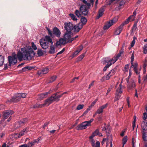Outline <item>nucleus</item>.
I'll list each match as a JSON object with an SVG mask.
<instances>
[{"mask_svg": "<svg viewBox=\"0 0 147 147\" xmlns=\"http://www.w3.org/2000/svg\"><path fill=\"white\" fill-rule=\"evenodd\" d=\"M131 58V62H133V61L134 60V54L133 53L132 54Z\"/></svg>", "mask_w": 147, "mask_h": 147, "instance_id": "53", "label": "nucleus"}, {"mask_svg": "<svg viewBox=\"0 0 147 147\" xmlns=\"http://www.w3.org/2000/svg\"><path fill=\"white\" fill-rule=\"evenodd\" d=\"M104 9L103 8H101L99 10L98 15L96 17V18L97 19H99L104 14Z\"/></svg>", "mask_w": 147, "mask_h": 147, "instance_id": "23", "label": "nucleus"}, {"mask_svg": "<svg viewBox=\"0 0 147 147\" xmlns=\"http://www.w3.org/2000/svg\"><path fill=\"white\" fill-rule=\"evenodd\" d=\"M84 106V105L83 104L79 105L77 107L76 109L78 110L81 109L83 108Z\"/></svg>", "mask_w": 147, "mask_h": 147, "instance_id": "40", "label": "nucleus"}, {"mask_svg": "<svg viewBox=\"0 0 147 147\" xmlns=\"http://www.w3.org/2000/svg\"><path fill=\"white\" fill-rule=\"evenodd\" d=\"M90 126L87 121L82 123L78 125L76 127V129L78 130H82L86 129L87 126Z\"/></svg>", "mask_w": 147, "mask_h": 147, "instance_id": "11", "label": "nucleus"}, {"mask_svg": "<svg viewBox=\"0 0 147 147\" xmlns=\"http://www.w3.org/2000/svg\"><path fill=\"white\" fill-rule=\"evenodd\" d=\"M104 61L103 62V64H105L106 63H107V64L104 67L103 69V71H106L107 68H109L110 66L112 64H113L112 62L110 60H107L106 59H105Z\"/></svg>", "mask_w": 147, "mask_h": 147, "instance_id": "14", "label": "nucleus"}, {"mask_svg": "<svg viewBox=\"0 0 147 147\" xmlns=\"http://www.w3.org/2000/svg\"><path fill=\"white\" fill-rule=\"evenodd\" d=\"M53 32L54 34L57 37H59L60 36L61 32L56 27H54L53 29Z\"/></svg>", "mask_w": 147, "mask_h": 147, "instance_id": "20", "label": "nucleus"}, {"mask_svg": "<svg viewBox=\"0 0 147 147\" xmlns=\"http://www.w3.org/2000/svg\"><path fill=\"white\" fill-rule=\"evenodd\" d=\"M122 91V85L121 84H120L119 87H118L116 90L115 98V101H117L121 97V95L120 94L121 93Z\"/></svg>", "mask_w": 147, "mask_h": 147, "instance_id": "12", "label": "nucleus"}, {"mask_svg": "<svg viewBox=\"0 0 147 147\" xmlns=\"http://www.w3.org/2000/svg\"><path fill=\"white\" fill-rule=\"evenodd\" d=\"M4 61V57L3 55H0V66L3 65Z\"/></svg>", "mask_w": 147, "mask_h": 147, "instance_id": "32", "label": "nucleus"}, {"mask_svg": "<svg viewBox=\"0 0 147 147\" xmlns=\"http://www.w3.org/2000/svg\"><path fill=\"white\" fill-rule=\"evenodd\" d=\"M60 92H57L53 94L50 97L47 99L45 101V103L42 105L43 106L45 105L47 106H49L51 104L53 101L55 100H59V98L61 97L62 96L67 93V92H64L62 94L59 95L58 94V93H60Z\"/></svg>", "mask_w": 147, "mask_h": 147, "instance_id": "2", "label": "nucleus"}, {"mask_svg": "<svg viewBox=\"0 0 147 147\" xmlns=\"http://www.w3.org/2000/svg\"><path fill=\"white\" fill-rule=\"evenodd\" d=\"M116 71L115 69H113L110 71L109 72V73L111 74L112 76L115 73Z\"/></svg>", "mask_w": 147, "mask_h": 147, "instance_id": "44", "label": "nucleus"}, {"mask_svg": "<svg viewBox=\"0 0 147 147\" xmlns=\"http://www.w3.org/2000/svg\"><path fill=\"white\" fill-rule=\"evenodd\" d=\"M80 11L76 9L75 11V14L78 18L81 17L82 14L84 16L87 15L88 10L85 5H82L80 8Z\"/></svg>", "mask_w": 147, "mask_h": 147, "instance_id": "4", "label": "nucleus"}, {"mask_svg": "<svg viewBox=\"0 0 147 147\" xmlns=\"http://www.w3.org/2000/svg\"><path fill=\"white\" fill-rule=\"evenodd\" d=\"M81 23L82 24V26H83L85 25L86 23L87 22V19L85 17L81 16Z\"/></svg>", "mask_w": 147, "mask_h": 147, "instance_id": "27", "label": "nucleus"}, {"mask_svg": "<svg viewBox=\"0 0 147 147\" xmlns=\"http://www.w3.org/2000/svg\"><path fill=\"white\" fill-rule=\"evenodd\" d=\"M125 2H124L123 1H121L120 3H119V5L120 6H121L125 4Z\"/></svg>", "mask_w": 147, "mask_h": 147, "instance_id": "64", "label": "nucleus"}, {"mask_svg": "<svg viewBox=\"0 0 147 147\" xmlns=\"http://www.w3.org/2000/svg\"><path fill=\"white\" fill-rule=\"evenodd\" d=\"M123 49H121L120 52L118 53L116 56L113 57L112 59L110 60L113 63H114L120 57L121 55V54L123 53Z\"/></svg>", "mask_w": 147, "mask_h": 147, "instance_id": "17", "label": "nucleus"}, {"mask_svg": "<svg viewBox=\"0 0 147 147\" xmlns=\"http://www.w3.org/2000/svg\"><path fill=\"white\" fill-rule=\"evenodd\" d=\"M95 141L93 139L90 140V142L93 147L96 146L95 143Z\"/></svg>", "mask_w": 147, "mask_h": 147, "instance_id": "49", "label": "nucleus"}, {"mask_svg": "<svg viewBox=\"0 0 147 147\" xmlns=\"http://www.w3.org/2000/svg\"><path fill=\"white\" fill-rule=\"evenodd\" d=\"M57 78V76H51L48 82V83H51L53 82L56 80Z\"/></svg>", "mask_w": 147, "mask_h": 147, "instance_id": "29", "label": "nucleus"}, {"mask_svg": "<svg viewBox=\"0 0 147 147\" xmlns=\"http://www.w3.org/2000/svg\"><path fill=\"white\" fill-rule=\"evenodd\" d=\"M16 56V54H14L12 56H9L8 57V61L10 66H11V65H14L17 63V60Z\"/></svg>", "mask_w": 147, "mask_h": 147, "instance_id": "6", "label": "nucleus"}, {"mask_svg": "<svg viewBox=\"0 0 147 147\" xmlns=\"http://www.w3.org/2000/svg\"><path fill=\"white\" fill-rule=\"evenodd\" d=\"M127 136H125L123 138V139L122 141H123V147L124 145L127 142Z\"/></svg>", "mask_w": 147, "mask_h": 147, "instance_id": "38", "label": "nucleus"}, {"mask_svg": "<svg viewBox=\"0 0 147 147\" xmlns=\"http://www.w3.org/2000/svg\"><path fill=\"white\" fill-rule=\"evenodd\" d=\"M37 49V47L33 42L31 43V47L26 46L21 48L19 50L17 54V57L19 60L22 59L25 60H30L34 57L35 53L33 50Z\"/></svg>", "mask_w": 147, "mask_h": 147, "instance_id": "1", "label": "nucleus"}, {"mask_svg": "<svg viewBox=\"0 0 147 147\" xmlns=\"http://www.w3.org/2000/svg\"><path fill=\"white\" fill-rule=\"evenodd\" d=\"M82 24L81 23H79L78 24L75 25L74 26V31L75 32H78L82 29Z\"/></svg>", "mask_w": 147, "mask_h": 147, "instance_id": "19", "label": "nucleus"}, {"mask_svg": "<svg viewBox=\"0 0 147 147\" xmlns=\"http://www.w3.org/2000/svg\"><path fill=\"white\" fill-rule=\"evenodd\" d=\"M137 28V23H135L134 24V25L132 27V30L133 31H134L136 30Z\"/></svg>", "mask_w": 147, "mask_h": 147, "instance_id": "45", "label": "nucleus"}, {"mask_svg": "<svg viewBox=\"0 0 147 147\" xmlns=\"http://www.w3.org/2000/svg\"><path fill=\"white\" fill-rule=\"evenodd\" d=\"M147 119V113L146 112L144 113L143 114V119L146 120Z\"/></svg>", "mask_w": 147, "mask_h": 147, "instance_id": "46", "label": "nucleus"}, {"mask_svg": "<svg viewBox=\"0 0 147 147\" xmlns=\"http://www.w3.org/2000/svg\"><path fill=\"white\" fill-rule=\"evenodd\" d=\"M18 93L15 94L14 96L12 97L11 99L8 100L7 102H17L20 100L19 97H18Z\"/></svg>", "mask_w": 147, "mask_h": 147, "instance_id": "13", "label": "nucleus"}, {"mask_svg": "<svg viewBox=\"0 0 147 147\" xmlns=\"http://www.w3.org/2000/svg\"><path fill=\"white\" fill-rule=\"evenodd\" d=\"M123 28L122 26L120 25L118 28L116 29L114 34L115 35H119L123 30Z\"/></svg>", "mask_w": 147, "mask_h": 147, "instance_id": "24", "label": "nucleus"}, {"mask_svg": "<svg viewBox=\"0 0 147 147\" xmlns=\"http://www.w3.org/2000/svg\"><path fill=\"white\" fill-rule=\"evenodd\" d=\"M100 143L99 141H97L96 142V146L93 147H100Z\"/></svg>", "mask_w": 147, "mask_h": 147, "instance_id": "59", "label": "nucleus"}, {"mask_svg": "<svg viewBox=\"0 0 147 147\" xmlns=\"http://www.w3.org/2000/svg\"><path fill=\"white\" fill-rule=\"evenodd\" d=\"M37 143L36 140H34L33 141L28 142L27 144H26V146L27 147H33Z\"/></svg>", "mask_w": 147, "mask_h": 147, "instance_id": "22", "label": "nucleus"}, {"mask_svg": "<svg viewBox=\"0 0 147 147\" xmlns=\"http://www.w3.org/2000/svg\"><path fill=\"white\" fill-rule=\"evenodd\" d=\"M147 81V74L146 76L144 77V82H146Z\"/></svg>", "mask_w": 147, "mask_h": 147, "instance_id": "62", "label": "nucleus"}, {"mask_svg": "<svg viewBox=\"0 0 147 147\" xmlns=\"http://www.w3.org/2000/svg\"><path fill=\"white\" fill-rule=\"evenodd\" d=\"M13 113V112L12 111L7 110L5 111L4 112L3 116L5 119L8 118L10 115H11ZM5 119H3L0 121V124H3V122L4 121Z\"/></svg>", "mask_w": 147, "mask_h": 147, "instance_id": "10", "label": "nucleus"}, {"mask_svg": "<svg viewBox=\"0 0 147 147\" xmlns=\"http://www.w3.org/2000/svg\"><path fill=\"white\" fill-rule=\"evenodd\" d=\"M94 120V119H91L89 121H87V122H88V123L90 125H91V123Z\"/></svg>", "mask_w": 147, "mask_h": 147, "instance_id": "61", "label": "nucleus"}, {"mask_svg": "<svg viewBox=\"0 0 147 147\" xmlns=\"http://www.w3.org/2000/svg\"><path fill=\"white\" fill-rule=\"evenodd\" d=\"M134 69L136 70V69H137L138 64L137 63H135L134 64Z\"/></svg>", "mask_w": 147, "mask_h": 147, "instance_id": "58", "label": "nucleus"}, {"mask_svg": "<svg viewBox=\"0 0 147 147\" xmlns=\"http://www.w3.org/2000/svg\"><path fill=\"white\" fill-rule=\"evenodd\" d=\"M69 16L73 20L76 21L77 20L76 16L73 13H70L69 14Z\"/></svg>", "mask_w": 147, "mask_h": 147, "instance_id": "33", "label": "nucleus"}, {"mask_svg": "<svg viewBox=\"0 0 147 147\" xmlns=\"http://www.w3.org/2000/svg\"><path fill=\"white\" fill-rule=\"evenodd\" d=\"M142 127L143 129L142 138L144 141H147V121L145 120L143 121L142 124Z\"/></svg>", "mask_w": 147, "mask_h": 147, "instance_id": "5", "label": "nucleus"}, {"mask_svg": "<svg viewBox=\"0 0 147 147\" xmlns=\"http://www.w3.org/2000/svg\"><path fill=\"white\" fill-rule=\"evenodd\" d=\"M18 97H19L20 99L21 98H25L26 97V93H18Z\"/></svg>", "mask_w": 147, "mask_h": 147, "instance_id": "31", "label": "nucleus"}, {"mask_svg": "<svg viewBox=\"0 0 147 147\" xmlns=\"http://www.w3.org/2000/svg\"><path fill=\"white\" fill-rule=\"evenodd\" d=\"M78 53V52L77 51H76L73 54V57L76 56Z\"/></svg>", "mask_w": 147, "mask_h": 147, "instance_id": "60", "label": "nucleus"}, {"mask_svg": "<svg viewBox=\"0 0 147 147\" xmlns=\"http://www.w3.org/2000/svg\"><path fill=\"white\" fill-rule=\"evenodd\" d=\"M39 42L41 47L44 49H46L48 47L49 42L53 44L52 39L49 36H46L44 38L40 39Z\"/></svg>", "mask_w": 147, "mask_h": 147, "instance_id": "3", "label": "nucleus"}, {"mask_svg": "<svg viewBox=\"0 0 147 147\" xmlns=\"http://www.w3.org/2000/svg\"><path fill=\"white\" fill-rule=\"evenodd\" d=\"M55 48L53 44H51L50 47V50L49 53L50 54H53L55 53Z\"/></svg>", "mask_w": 147, "mask_h": 147, "instance_id": "25", "label": "nucleus"}, {"mask_svg": "<svg viewBox=\"0 0 147 147\" xmlns=\"http://www.w3.org/2000/svg\"><path fill=\"white\" fill-rule=\"evenodd\" d=\"M127 82L128 84V88L129 89H132V88H134L136 86L134 80H131L129 82L128 79H127Z\"/></svg>", "mask_w": 147, "mask_h": 147, "instance_id": "18", "label": "nucleus"}, {"mask_svg": "<svg viewBox=\"0 0 147 147\" xmlns=\"http://www.w3.org/2000/svg\"><path fill=\"white\" fill-rule=\"evenodd\" d=\"M117 17H115L113 19L111 20L108 23L106 24L104 26L103 28L104 30H106L108 29L111 26L113 25L114 23H115L118 20Z\"/></svg>", "mask_w": 147, "mask_h": 147, "instance_id": "7", "label": "nucleus"}, {"mask_svg": "<svg viewBox=\"0 0 147 147\" xmlns=\"http://www.w3.org/2000/svg\"><path fill=\"white\" fill-rule=\"evenodd\" d=\"M64 25L65 29L68 33H71V31L74 29L72 24L69 22H67L65 23Z\"/></svg>", "mask_w": 147, "mask_h": 147, "instance_id": "8", "label": "nucleus"}, {"mask_svg": "<svg viewBox=\"0 0 147 147\" xmlns=\"http://www.w3.org/2000/svg\"><path fill=\"white\" fill-rule=\"evenodd\" d=\"M47 30L48 31V34L50 35V37L53 38L54 37V34H53L52 33L51 30L50 29L48 28H47Z\"/></svg>", "mask_w": 147, "mask_h": 147, "instance_id": "36", "label": "nucleus"}, {"mask_svg": "<svg viewBox=\"0 0 147 147\" xmlns=\"http://www.w3.org/2000/svg\"><path fill=\"white\" fill-rule=\"evenodd\" d=\"M93 135H95V136L98 135L99 136H102V134L101 133H99V130L98 129H96L93 133Z\"/></svg>", "mask_w": 147, "mask_h": 147, "instance_id": "30", "label": "nucleus"}, {"mask_svg": "<svg viewBox=\"0 0 147 147\" xmlns=\"http://www.w3.org/2000/svg\"><path fill=\"white\" fill-rule=\"evenodd\" d=\"M53 91V90H50L48 92H46L43 94H40L38 95V98L40 99H42L45 97V96L47 95L48 94H49Z\"/></svg>", "mask_w": 147, "mask_h": 147, "instance_id": "21", "label": "nucleus"}, {"mask_svg": "<svg viewBox=\"0 0 147 147\" xmlns=\"http://www.w3.org/2000/svg\"><path fill=\"white\" fill-rule=\"evenodd\" d=\"M135 42V40H132V42H131V47H132L134 46Z\"/></svg>", "mask_w": 147, "mask_h": 147, "instance_id": "55", "label": "nucleus"}, {"mask_svg": "<svg viewBox=\"0 0 147 147\" xmlns=\"http://www.w3.org/2000/svg\"><path fill=\"white\" fill-rule=\"evenodd\" d=\"M71 33H66L64 36V38L67 41L69 40H69L71 38Z\"/></svg>", "mask_w": 147, "mask_h": 147, "instance_id": "26", "label": "nucleus"}, {"mask_svg": "<svg viewBox=\"0 0 147 147\" xmlns=\"http://www.w3.org/2000/svg\"><path fill=\"white\" fill-rule=\"evenodd\" d=\"M28 121V119L27 118H24L20 120L18 122L15 123V126H17V127H19L24 125L26 123H27Z\"/></svg>", "mask_w": 147, "mask_h": 147, "instance_id": "9", "label": "nucleus"}, {"mask_svg": "<svg viewBox=\"0 0 147 147\" xmlns=\"http://www.w3.org/2000/svg\"><path fill=\"white\" fill-rule=\"evenodd\" d=\"M61 45V44L59 40L57 41L55 43V45L57 47H58V46L60 45Z\"/></svg>", "mask_w": 147, "mask_h": 147, "instance_id": "54", "label": "nucleus"}, {"mask_svg": "<svg viewBox=\"0 0 147 147\" xmlns=\"http://www.w3.org/2000/svg\"><path fill=\"white\" fill-rule=\"evenodd\" d=\"M97 101V99H96L95 100L93 101L91 104V105L90 106V107H92L96 103Z\"/></svg>", "mask_w": 147, "mask_h": 147, "instance_id": "50", "label": "nucleus"}, {"mask_svg": "<svg viewBox=\"0 0 147 147\" xmlns=\"http://www.w3.org/2000/svg\"><path fill=\"white\" fill-rule=\"evenodd\" d=\"M132 19L131 17H129L123 23L120 25L122 26L123 27V26L125 24H127L129 22L130 20Z\"/></svg>", "mask_w": 147, "mask_h": 147, "instance_id": "28", "label": "nucleus"}, {"mask_svg": "<svg viewBox=\"0 0 147 147\" xmlns=\"http://www.w3.org/2000/svg\"><path fill=\"white\" fill-rule=\"evenodd\" d=\"M136 11L135 10L133 12V14L130 16V17H131V18H132V21H133L134 20L135 18L134 17L136 15Z\"/></svg>", "mask_w": 147, "mask_h": 147, "instance_id": "39", "label": "nucleus"}, {"mask_svg": "<svg viewBox=\"0 0 147 147\" xmlns=\"http://www.w3.org/2000/svg\"><path fill=\"white\" fill-rule=\"evenodd\" d=\"M37 54H38L39 56L42 55L43 54V52L42 51L41 49H38L37 51Z\"/></svg>", "mask_w": 147, "mask_h": 147, "instance_id": "37", "label": "nucleus"}, {"mask_svg": "<svg viewBox=\"0 0 147 147\" xmlns=\"http://www.w3.org/2000/svg\"><path fill=\"white\" fill-rule=\"evenodd\" d=\"M129 64H127L125 65L124 68L127 71V70L129 68Z\"/></svg>", "mask_w": 147, "mask_h": 147, "instance_id": "63", "label": "nucleus"}, {"mask_svg": "<svg viewBox=\"0 0 147 147\" xmlns=\"http://www.w3.org/2000/svg\"><path fill=\"white\" fill-rule=\"evenodd\" d=\"M5 135V133L4 132L0 133V139L2 138Z\"/></svg>", "mask_w": 147, "mask_h": 147, "instance_id": "57", "label": "nucleus"}, {"mask_svg": "<svg viewBox=\"0 0 147 147\" xmlns=\"http://www.w3.org/2000/svg\"><path fill=\"white\" fill-rule=\"evenodd\" d=\"M59 40L61 44H65L69 42V40L67 41L64 38H61Z\"/></svg>", "mask_w": 147, "mask_h": 147, "instance_id": "34", "label": "nucleus"}, {"mask_svg": "<svg viewBox=\"0 0 147 147\" xmlns=\"http://www.w3.org/2000/svg\"><path fill=\"white\" fill-rule=\"evenodd\" d=\"M112 76L111 74H110L109 73L107 75L106 78V80H109L110 77L111 76Z\"/></svg>", "mask_w": 147, "mask_h": 147, "instance_id": "51", "label": "nucleus"}, {"mask_svg": "<svg viewBox=\"0 0 147 147\" xmlns=\"http://www.w3.org/2000/svg\"><path fill=\"white\" fill-rule=\"evenodd\" d=\"M147 66V60H146V59H145L144 61L143 68H146Z\"/></svg>", "mask_w": 147, "mask_h": 147, "instance_id": "48", "label": "nucleus"}, {"mask_svg": "<svg viewBox=\"0 0 147 147\" xmlns=\"http://www.w3.org/2000/svg\"><path fill=\"white\" fill-rule=\"evenodd\" d=\"M108 105V104L107 103L105 105H102V106H101L100 107L103 110L104 109L107 107Z\"/></svg>", "mask_w": 147, "mask_h": 147, "instance_id": "47", "label": "nucleus"}, {"mask_svg": "<svg viewBox=\"0 0 147 147\" xmlns=\"http://www.w3.org/2000/svg\"><path fill=\"white\" fill-rule=\"evenodd\" d=\"M49 71V69L48 68L45 67L42 69L41 71L37 72V75L41 76L42 75L47 74Z\"/></svg>", "mask_w": 147, "mask_h": 147, "instance_id": "16", "label": "nucleus"}, {"mask_svg": "<svg viewBox=\"0 0 147 147\" xmlns=\"http://www.w3.org/2000/svg\"><path fill=\"white\" fill-rule=\"evenodd\" d=\"M32 67L28 66L27 67H25L22 68V70L23 71H28L29 70H30L31 69Z\"/></svg>", "mask_w": 147, "mask_h": 147, "instance_id": "35", "label": "nucleus"}, {"mask_svg": "<svg viewBox=\"0 0 147 147\" xmlns=\"http://www.w3.org/2000/svg\"><path fill=\"white\" fill-rule=\"evenodd\" d=\"M103 112V110L100 107L98 109L96 113L100 114L102 113Z\"/></svg>", "mask_w": 147, "mask_h": 147, "instance_id": "42", "label": "nucleus"}, {"mask_svg": "<svg viewBox=\"0 0 147 147\" xmlns=\"http://www.w3.org/2000/svg\"><path fill=\"white\" fill-rule=\"evenodd\" d=\"M84 56V54H82L78 58L79 60H81L83 58Z\"/></svg>", "mask_w": 147, "mask_h": 147, "instance_id": "52", "label": "nucleus"}, {"mask_svg": "<svg viewBox=\"0 0 147 147\" xmlns=\"http://www.w3.org/2000/svg\"><path fill=\"white\" fill-rule=\"evenodd\" d=\"M143 49L144 53L146 54L147 53V44L144 46Z\"/></svg>", "mask_w": 147, "mask_h": 147, "instance_id": "41", "label": "nucleus"}, {"mask_svg": "<svg viewBox=\"0 0 147 147\" xmlns=\"http://www.w3.org/2000/svg\"><path fill=\"white\" fill-rule=\"evenodd\" d=\"M28 131V129L25 128L22 130L19 134H14V136L16 138H20L21 136L26 134Z\"/></svg>", "mask_w": 147, "mask_h": 147, "instance_id": "15", "label": "nucleus"}, {"mask_svg": "<svg viewBox=\"0 0 147 147\" xmlns=\"http://www.w3.org/2000/svg\"><path fill=\"white\" fill-rule=\"evenodd\" d=\"M65 50V48H64L62 49V50L61 51H59L58 53L57 54V55L61 54L64 52Z\"/></svg>", "mask_w": 147, "mask_h": 147, "instance_id": "56", "label": "nucleus"}, {"mask_svg": "<svg viewBox=\"0 0 147 147\" xmlns=\"http://www.w3.org/2000/svg\"><path fill=\"white\" fill-rule=\"evenodd\" d=\"M136 118L135 117V119H134V121H133L132 122V127H133V130L134 129V128L136 127Z\"/></svg>", "mask_w": 147, "mask_h": 147, "instance_id": "43", "label": "nucleus"}]
</instances>
